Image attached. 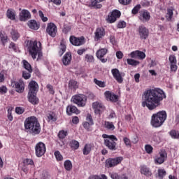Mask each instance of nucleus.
Instances as JSON below:
<instances>
[{
    "instance_id": "29",
    "label": "nucleus",
    "mask_w": 179,
    "mask_h": 179,
    "mask_svg": "<svg viewBox=\"0 0 179 179\" xmlns=\"http://www.w3.org/2000/svg\"><path fill=\"white\" fill-rule=\"evenodd\" d=\"M66 113L69 114V115H71V114H79L80 113L79 110H78V108L75 106H69L66 108Z\"/></svg>"
},
{
    "instance_id": "3",
    "label": "nucleus",
    "mask_w": 179,
    "mask_h": 179,
    "mask_svg": "<svg viewBox=\"0 0 179 179\" xmlns=\"http://www.w3.org/2000/svg\"><path fill=\"white\" fill-rule=\"evenodd\" d=\"M29 52L33 59H36L37 56V61L41 59L43 57V52H41V42L31 41L29 46Z\"/></svg>"
},
{
    "instance_id": "38",
    "label": "nucleus",
    "mask_w": 179,
    "mask_h": 179,
    "mask_svg": "<svg viewBox=\"0 0 179 179\" xmlns=\"http://www.w3.org/2000/svg\"><path fill=\"white\" fill-rule=\"evenodd\" d=\"M64 166L67 171L72 170V162L69 160H66L64 163Z\"/></svg>"
},
{
    "instance_id": "61",
    "label": "nucleus",
    "mask_w": 179,
    "mask_h": 179,
    "mask_svg": "<svg viewBox=\"0 0 179 179\" xmlns=\"http://www.w3.org/2000/svg\"><path fill=\"white\" fill-rule=\"evenodd\" d=\"M110 41L113 45H115L117 44V41H115V36L110 35Z\"/></svg>"
},
{
    "instance_id": "12",
    "label": "nucleus",
    "mask_w": 179,
    "mask_h": 179,
    "mask_svg": "<svg viewBox=\"0 0 179 179\" xmlns=\"http://www.w3.org/2000/svg\"><path fill=\"white\" fill-rule=\"evenodd\" d=\"M150 17V13L148 10H142L139 12L138 19L142 23H148Z\"/></svg>"
},
{
    "instance_id": "55",
    "label": "nucleus",
    "mask_w": 179,
    "mask_h": 179,
    "mask_svg": "<svg viewBox=\"0 0 179 179\" xmlns=\"http://www.w3.org/2000/svg\"><path fill=\"white\" fill-rule=\"evenodd\" d=\"M46 87L50 94H54L55 93V91H54V87H52V85L48 84L47 85Z\"/></svg>"
},
{
    "instance_id": "20",
    "label": "nucleus",
    "mask_w": 179,
    "mask_h": 179,
    "mask_svg": "<svg viewBox=\"0 0 179 179\" xmlns=\"http://www.w3.org/2000/svg\"><path fill=\"white\" fill-rule=\"evenodd\" d=\"M169 59L171 64V71L172 72H176L178 68L177 66V59L176 58V55H170Z\"/></svg>"
},
{
    "instance_id": "27",
    "label": "nucleus",
    "mask_w": 179,
    "mask_h": 179,
    "mask_svg": "<svg viewBox=\"0 0 179 179\" xmlns=\"http://www.w3.org/2000/svg\"><path fill=\"white\" fill-rule=\"evenodd\" d=\"M28 26L31 30H38L40 29V24L34 20H29L28 22Z\"/></svg>"
},
{
    "instance_id": "25",
    "label": "nucleus",
    "mask_w": 179,
    "mask_h": 179,
    "mask_svg": "<svg viewBox=\"0 0 179 179\" xmlns=\"http://www.w3.org/2000/svg\"><path fill=\"white\" fill-rule=\"evenodd\" d=\"M106 0H91L90 6L91 8H94L95 9H101L103 5H101V2H104Z\"/></svg>"
},
{
    "instance_id": "52",
    "label": "nucleus",
    "mask_w": 179,
    "mask_h": 179,
    "mask_svg": "<svg viewBox=\"0 0 179 179\" xmlns=\"http://www.w3.org/2000/svg\"><path fill=\"white\" fill-rule=\"evenodd\" d=\"M141 9V4L136 5L131 10V13L133 15H136L139 12V10Z\"/></svg>"
},
{
    "instance_id": "24",
    "label": "nucleus",
    "mask_w": 179,
    "mask_h": 179,
    "mask_svg": "<svg viewBox=\"0 0 179 179\" xmlns=\"http://www.w3.org/2000/svg\"><path fill=\"white\" fill-rule=\"evenodd\" d=\"M72 61V53L71 52H67L62 58L63 65L68 66L71 65V62Z\"/></svg>"
},
{
    "instance_id": "31",
    "label": "nucleus",
    "mask_w": 179,
    "mask_h": 179,
    "mask_svg": "<svg viewBox=\"0 0 179 179\" xmlns=\"http://www.w3.org/2000/svg\"><path fill=\"white\" fill-rule=\"evenodd\" d=\"M59 57H62L64 54L65 53V51H66V45L65 44V42L64 41H61L60 45L59 46Z\"/></svg>"
},
{
    "instance_id": "49",
    "label": "nucleus",
    "mask_w": 179,
    "mask_h": 179,
    "mask_svg": "<svg viewBox=\"0 0 179 179\" xmlns=\"http://www.w3.org/2000/svg\"><path fill=\"white\" fill-rule=\"evenodd\" d=\"M66 135H68V132L62 130L59 132L58 137L59 138V139H64L66 136Z\"/></svg>"
},
{
    "instance_id": "47",
    "label": "nucleus",
    "mask_w": 179,
    "mask_h": 179,
    "mask_svg": "<svg viewBox=\"0 0 179 179\" xmlns=\"http://www.w3.org/2000/svg\"><path fill=\"white\" fill-rule=\"evenodd\" d=\"M92 124H90L89 122H84L83 123V127L86 129L87 131H92Z\"/></svg>"
},
{
    "instance_id": "32",
    "label": "nucleus",
    "mask_w": 179,
    "mask_h": 179,
    "mask_svg": "<svg viewBox=\"0 0 179 179\" xmlns=\"http://www.w3.org/2000/svg\"><path fill=\"white\" fill-rule=\"evenodd\" d=\"M141 173L146 177H150V176H152V171H150V169H149L146 166H141Z\"/></svg>"
},
{
    "instance_id": "53",
    "label": "nucleus",
    "mask_w": 179,
    "mask_h": 179,
    "mask_svg": "<svg viewBox=\"0 0 179 179\" xmlns=\"http://www.w3.org/2000/svg\"><path fill=\"white\" fill-rule=\"evenodd\" d=\"M38 15H39L42 22H47L48 20V18L47 17L44 16V13H43V11L39 10Z\"/></svg>"
},
{
    "instance_id": "37",
    "label": "nucleus",
    "mask_w": 179,
    "mask_h": 179,
    "mask_svg": "<svg viewBox=\"0 0 179 179\" xmlns=\"http://www.w3.org/2000/svg\"><path fill=\"white\" fill-rule=\"evenodd\" d=\"M70 146L71 149L76 150L79 149V142L78 141L73 140L70 142Z\"/></svg>"
},
{
    "instance_id": "60",
    "label": "nucleus",
    "mask_w": 179,
    "mask_h": 179,
    "mask_svg": "<svg viewBox=\"0 0 179 179\" xmlns=\"http://www.w3.org/2000/svg\"><path fill=\"white\" fill-rule=\"evenodd\" d=\"M15 113L17 114H23V113H24V109L20 107H17L15 108Z\"/></svg>"
},
{
    "instance_id": "50",
    "label": "nucleus",
    "mask_w": 179,
    "mask_h": 179,
    "mask_svg": "<svg viewBox=\"0 0 179 179\" xmlns=\"http://www.w3.org/2000/svg\"><path fill=\"white\" fill-rule=\"evenodd\" d=\"M145 152H147V153H148V155L153 153V147H152V145H146L145 146Z\"/></svg>"
},
{
    "instance_id": "63",
    "label": "nucleus",
    "mask_w": 179,
    "mask_h": 179,
    "mask_svg": "<svg viewBox=\"0 0 179 179\" xmlns=\"http://www.w3.org/2000/svg\"><path fill=\"white\" fill-rule=\"evenodd\" d=\"M116 57L118 59H122V57H124V54H122V52L117 51L116 52Z\"/></svg>"
},
{
    "instance_id": "58",
    "label": "nucleus",
    "mask_w": 179,
    "mask_h": 179,
    "mask_svg": "<svg viewBox=\"0 0 179 179\" xmlns=\"http://www.w3.org/2000/svg\"><path fill=\"white\" fill-rule=\"evenodd\" d=\"M30 73H31V72L23 71L22 76L24 79H30V76H31Z\"/></svg>"
},
{
    "instance_id": "46",
    "label": "nucleus",
    "mask_w": 179,
    "mask_h": 179,
    "mask_svg": "<svg viewBox=\"0 0 179 179\" xmlns=\"http://www.w3.org/2000/svg\"><path fill=\"white\" fill-rule=\"evenodd\" d=\"M55 156L57 162H62V160H64V157H62V155H61L59 151H55Z\"/></svg>"
},
{
    "instance_id": "10",
    "label": "nucleus",
    "mask_w": 179,
    "mask_h": 179,
    "mask_svg": "<svg viewBox=\"0 0 179 179\" xmlns=\"http://www.w3.org/2000/svg\"><path fill=\"white\" fill-rule=\"evenodd\" d=\"M137 33L141 40H146L149 37V29L145 25H140L137 29Z\"/></svg>"
},
{
    "instance_id": "13",
    "label": "nucleus",
    "mask_w": 179,
    "mask_h": 179,
    "mask_svg": "<svg viewBox=\"0 0 179 179\" xmlns=\"http://www.w3.org/2000/svg\"><path fill=\"white\" fill-rule=\"evenodd\" d=\"M57 31L58 28H57V25H55V24L52 22L48 24L46 32L49 34V36L51 37H55V36H57Z\"/></svg>"
},
{
    "instance_id": "17",
    "label": "nucleus",
    "mask_w": 179,
    "mask_h": 179,
    "mask_svg": "<svg viewBox=\"0 0 179 179\" xmlns=\"http://www.w3.org/2000/svg\"><path fill=\"white\" fill-rule=\"evenodd\" d=\"M111 73L113 76V78L117 80L118 83H122L124 81V79L122 78V76H124V74L120 73V70L118 69H113L111 70Z\"/></svg>"
},
{
    "instance_id": "36",
    "label": "nucleus",
    "mask_w": 179,
    "mask_h": 179,
    "mask_svg": "<svg viewBox=\"0 0 179 179\" xmlns=\"http://www.w3.org/2000/svg\"><path fill=\"white\" fill-rule=\"evenodd\" d=\"M104 127L106 128V129H110V131H114V129H115V126H114V124H113L111 122L106 121Z\"/></svg>"
},
{
    "instance_id": "39",
    "label": "nucleus",
    "mask_w": 179,
    "mask_h": 179,
    "mask_svg": "<svg viewBox=\"0 0 179 179\" xmlns=\"http://www.w3.org/2000/svg\"><path fill=\"white\" fill-rule=\"evenodd\" d=\"M22 62H23L24 68L27 71H28V72H33V69H31V65H30V64H29L27 61L23 60Z\"/></svg>"
},
{
    "instance_id": "1",
    "label": "nucleus",
    "mask_w": 179,
    "mask_h": 179,
    "mask_svg": "<svg viewBox=\"0 0 179 179\" xmlns=\"http://www.w3.org/2000/svg\"><path fill=\"white\" fill-rule=\"evenodd\" d=\"M163 99H166L164 92L161 89L149 90L144 92V101L142 107H146L151 111L157 108Z\"/></svg>"
},
{
    "instance_id": "51",
    "label": "nucleus",
    "mask_w": 179,
    "mask_h": 179,
    "mask_svg": "<svg viewBox=\"0 0 179 179\" xmlns=\"http://www.w3.org/2000/svg\"><path fill=\"white\" fill-rule=\"evenodd\" d=\"M110 176L112 179H122V177H121L118 173L115 172H112L110 173Z\"/></svg>"
},
{
    "instance_id": "23",
    "label": "nucleus",
    "mask_w": 179,
    "mask_h": 179,
    "mask_svg": "<svg viewBox=\"0 0 179 179\" xmlns=\"http://www.w3.org/2000/svg\"><path fill=\"white\" fill-rule=\"evenodd\" d=\"M31 17V15L30 12L27 10H22L21 13H20V20L21 22H26V20H29Z\"/></svg>"
},
{
    "instance_id": "8",
    "label": "nucleus",
    "mask_w": 179,
    "mask_h": 179,
    "mask_svg": "<svg viewBox=\"0 0 179 179\" xmlns=\"http://www.w3.org/2000/svg\"><path fill=\"white\" fill-rule=\"evenodd\" d=\"M47 148H45V144L43 142L38 143L35 146V153L37 157H41L45 155Z\"/></svg>"
},
{
    "instance_id": "54",
    "label": "nucleus",
    "mask_w": 179,
    "mask_h": 179,
    "mask_svg": "<svg viewBox=\"0 0 179 179\" xmlns=\"http://www.w3.org/2000/svg\"><path fill=\"white\" fill-rule=\"evenodd\" d=\"M124 27H127V22L124 21H120L117 24V29H124Z\"/></svg>"
},
{
    "instance_id": "43",
    "label": "nucleus",
    "mask_w": 179,
    "mask_h": 179,
    "mask_svg": "<svg viewBox=\"0 0 179 179\" xmlns=\"http://www.w3.org/2000/svg\"><path fill=\"white\" fill-rule=\"evenodd\" d=\"M157 171H158V178L163 179L166 174V170L163 169H159Z\"/></svg>"
},
{
    "instance_id": "16",
    "label": "nucleus",
    "mask_w": 179,
    "mask_h": 179,
    "mask_svg": "<svg viewBox=\"0 0 179 179\" xmlns=\"http://www.w3.org/2000/svg\"><path fill=\"white\" fill-rule=\"evenodd\" d=\"M106 36V29L103 27H98L96 29L94 32V40L95 41H99L103 37Z\"/></svg>"
},
{
    "instance_id": "48",
    "label": "nucleus",
    "mask_w": 179,
    "mask_h": 179,
    "mask_svg": "<svg viewBox=\"0 0 179 179\" xmlns=\"http://www.w3.org/2000/svg\"><path fill=\"white\" fill-rule=\"evenodd\" d=\"M137 58H139V59H145L146 55L143 52L137 50Z\"/></svg>"
},
{
    "instance_id": "44",
    "label": "nucleus",
    "mask_w": 179,
    "mask_h": 179,
    "mask_svg": "<svg viewBox=\"0 0 179 179\" xmlns=\"http://www.w3.org/2000/svg\"><path fill=\"white\" fill-rule=\"evenodd\" d=\"M69 87L70 89H78V82L71 80L69 83Z\"/></svg>"
},
{
    "instance_id": "15",
    "label": "nucleus",
    "mask_w": 179,
    "mask_h": 179,
    "mask_svg": "<svg viewBox=\"0 0 179 179\" xmlns=\"http://www.w3.org/2000/svg\"><path fill=\"white\" fill-rule=\"evenodd\" d=\"M121 16V12L118 10H114L112 13L108 15L106 19L108 23H114Z\"/></svg>"
},
{
    "instance_id": "7",
    "label": "nucleus",
    "mask_w": 179,
    "mask_h": 179,
    "mask_svg": "<svg viewBox=\"0 0 179 179\" xmlns=\"http://www.w3.org/2000/svg\"><path fill=\"white\" fill-rule=\"evenodd\" d=\"M123 160L122 157H117L115 158H109L106 161V166L108 169H111V167H115V166H118L120 163H121Z\"/></svg>"
},
{
    "instance_id": "42",
    "label": "nucleus",
    "mask_w": 179,
    "mask_h": 179,
    "mask_svg": "<svg viewBox=\"0 0 179 179\" xmlns=\"http://www.w3.org/2000/svg\"><path fill=\"white\" fill-rule=\"evenodd\" d=\"M11 36L14 41H16L19 37H20V35H19V33H17V31L15 29H12L11 31Z\"/></svg>"
},
{
    "instance_id": "41",
    "label": "nucleus",
    "mask_w": 179,
    "mask_h": 179,
    "mask_svg": "<svg viewBox=\"0 0 179 179\" xmlns=\"http://www.w3.org/2000/svg\"><path fill=\"white\" fill-rule=\"evenodd\" d=\"M128 65H131V66H136L139 65V62L133 59H127Z\"/></svg>"
},
{
    "instance_id": "35",
    "label": "nucleus",
    "mask_w": 179,
    "mask_h": 179,
    "mask_svg": "<svg viewBox=\"0 0 179 179\" xmlns=\"http://www.w3.org/2000/svg\"><path fill=\"white\" fill-rule=\"evenodd\" d=\"M173 9L168 8L167 13L165 16V17L168 22H171V20L173 19Z\"/></svg>"
},
{
    "instance_id": "30",
    "label": "nucleus",
    "mask_w": 179,
    "mask_h": 179,
    "mask_svg": "<svg viewBox=\"0 0 179 179\" xmlns=\"http://www.w3.org/2000/svg\"><path fill=\"white\" fill-rule=\"evenodd\" d=\"M28 99L32 104H38V98L36 96V94H28Z\"/></svg>"
},
{
    "instance_id": "22",
    "label": "nucleus",
    "mask_w": 179,
    "mask_h": 179,
    "mask_svg": "<svg viewBox=\"0 0 179 179\" xmlns=\"http://www.w3.org/2000/svg\"><path fill=\"white\" fill-rule=\"evenodd\" d=\"M29 94H36L38 92V84L36 83V81H31L29 84Z\"/></svg>"
},
{
    "instance_id": "26",
    "label": "nucleus",
    "mask_w": 179,
    "mask_h": 179,
    "mask_svg": "<svg viewBox=\"0 0 179 179\" xmlns=\"http://www.w3.org/2000/svg\"><path fill=\"white\" fill-rule=\"evenodd\" d=\"M47 121L48 122H55L58 120V116L54 112H49L47 115Z\"/></svg>"
},
{
    "instance_id": "40",
    "label": "nucleus",
    "mask_w": 179,
    "mask_h": 179,
    "mask_svg": "<svg viewBox=\"0 0 179 179\" xmlns=\"http://www.w3.org/2000/svg\"><path fill=\"white\" fill-rule=\"evenodd\" d=\"M169 134L171 136V138H173V139H179V131H178L173 129L169 132Z\"/></svg>"
},
{
    "instance_id": "6",
    "label": "nucleus",
    "mask_w": 179,
    "mask_h": 179,
    "mask_svg": "<svg viewBox=\"0 0 179 179\" xmlns=\"http://www.w3.org/2000/svg\"><path fill=\"white\" fill-rule=\"evenodd\" d=\"M71 101L78 107H85L87 102V96L85 94H78L72 96Z\"/></svg>"
},
{
    "instance_id": "28",
    "label": "nucleus",
    "mask_w": 179,
    "mask_h": 179,
    "mask_svg": "<svg viewBox=\"0 0 179 179\" xmlns=\"http://www.w3.org/2000/svg\"><path fill=\"white\" fill-rule=\"evenodd\" d=\"M6 16L10 20H16V11L12 8L7 10Z\"/></svg>"
},
{
    "instance_id": "4",
    "label": "nucleus",
    "mask_w": 179,
    "mask_h": 179,
    "mask_svg": "<svg viewBox=\"0 0 179 179\" xmlns=\"http://www.w3.org/2000/svg\"><path fill=\"white\" fill-rule=\"evenodd\" d=\"M167 119V113L162 110L152 115L151 118V125L155 128L162 127L164 121Z\"/></svg>"
},
{
    "instance_id": "62",
    "label": "nucleus",
    "mask_w": 179,
    "mask_h": 179,
    "mask_svg": "<svg viewBox=\"0 0 179 179\" xmlns=\"http://www.w3.org/2000/svg\"><path fill=\"white\" fill-rule=\"evenodd\" d=\"M123 141H124L126 146H131V140H129V138L124 137L123 138Z\"/></svg>"
},
{
    "instance_id": "64",
    "label": "nucleus",
    "mask_w": 179,
    "mask_h": 179,
    "mask_svg": "<svg viewBox=\"0 0 179 179\" xmlns=\"http://www.w3.org/2000/svg\"><path fill=\"white\" fill-rule=\"evenodd\" d=\"M8 92V89L5 86H2L0 87V93L2 94L6 93Z\"/></svg>"
},
{
    "instance_id": "11",
    "label": "nucleus",
    "mask_w": 179,
    "mask_h": 179,
    "mask_svg": "<svg viewBox=\"0 0 179 179\" xmlns=\"http://www.w3.org/2000/svg\"><path fill=\"white\" fill-rule=\"evenodd\" d=\"M92 108L96 115H99V117H100L106 110L104 105L99 101H96L92 103Z\"/></svg>"
},
{
    "instance_id": "59",
    "label": "nucleus",
    "mask_w": 179,
    "mask_h": 179,
    "mask_svg": "<svg viewBox=\"0 0 179 179\" xmlns=\"http://www.w3.org/2000/svg\"><path fill=\"white\" fill-rule=\"evenodd\" d=\"M119 2L122 5H129L132 2V0H119Z\"/></svg>"
},
{
    "instance_id": "9",
    "label": "nucleus",
    "mask_w": 179,
    "mask_h": 179,
    "mask_svg": "<svg viewBox=\"0 0 179 179\" xmlns=\"http://www.w3.org/2000/svg\"><path fill=\"white\" fill-rule=\"evenodd\" d=\"M167 159V152L165 150H161L155 157V164H163Z\"/></svg>"
},
{
    "instance_id": "19",
    "label": "nucleus",
    "mask_w": 179,
    "mask_h": 179,
    "mask_svg": "<svg viewBox=\"0 0 179 179\" xmlns=\"http://www.w3.org/2000/svg\"><path fill=\"white\" fill-rule=\"evenodd\" d=\"M108 50L107 48H101L97 50L96 57L100 61H101L103 64L107 61V58H103L104 55L107 54Z\"/></svg>"
},
{
    "instance_id": "14",
    "label": "nucleus",
    "mask_w": 179,
    "mask_h": 179,
    "mask_svg": "<svg viewBox=\"0 0 179 179\" xmlns=\"http://www.w3.org/2000/svg\"><path fill=\"white\" fill-rule=\"evenodd\" d=\"M12 85L15 87L17 93H23L24 92V82H23V80L20 79L17 81H14Z\"/></svg>"
},
{
    "instance_id": "45",
    "label": "nucleus",
    "mask_w": 179,
    "mask_h": 179,
    "mask_svg": "<svg viewBox=\"0 0 179 179\" xmlns=\"http://www.w3.org/2000/svg\"><path fill=\"white\" fill-rule=\"evenodd\" d=\"M94 83L95 85H97L99 87H106V83L97 80V78L94 79Z\"/></svg>"
},
{
    "instance_id": "5",
    "label": "nucleus",
    "mask_w": 179,
    "mask_h": 179,
    "mask_svg": "<svg viewBox=\"0 0 179 179\" xmlns=\"http://www.w3.org/2000/svg\"><path fill=\"white\" fill-rule=\"evenodd\" d=\"M102 137L104 139V145L109 150H117V142L118 138L114 135L103 134Z\"/></svg>"
},
{
    "instance_id": "57",
    "label": "nucleus",
    "mask_w": 179,
    "mask_h": 179,
    "mask_svg": "<svg viewBox=\"0 0 179 179\" xmlns=\"http://www.w3.org/2000/svg\"><path fill=\"white\" fill-rule=\"evenodd\" d=\"M0 38L1 39L3 44H5V43H6V41L8 40V36H6L2 32H0Z\"/></svg>"
},
{
    "instance_id": "2",
    "label": "nucleus",
    "mask_w": 179,
    "mask_h": 179,
    "mask_svg": "<svg viewBox=\"0 0 179 179\" xmlns=\"http://www.w3.org/2000/svg\"><path fill=\"white\" fill-rule=\"evenodd\" d=\"M24 128L25 129H29L32 134L35 135H38L41 131V126L37 117L34 116H31L27 118L24 121Z\"/></svg>"
},
{
    "instance_id": "33",
    "label": "nucleus",
    "mask_w": 179,
    "mask_h": 179,
    "mask_svg": "<svg viewBox=\"0 0 179 179\" xmlns=\"http://www.w3.org/2000/svg\"><path fill=\"white\" fill-rule=\"evenodd\" d=\"M93 146H92V144H85L83 149V153L85 156H87V155H90L92 152Z\"/></svg>"
},
{
    "instance_id": "56",
    "label": "nucleus",
    "mask_w": 179,
    "mask_h": 179,
    "mask_svg": "<svg viewBox=\"0 0 179 179\" xmlns=\"http://www.w3.org/2000/svg\"><path fill=\"white\" fill-rule=\"evenodd\" d=\"M87 122H90V124H92V125L94 124L93 122V117H92V115L90 113H88L86 117Z\"/></svg>"
},
{
    "instance_id": "21",
    "label": "nucleus",
    "mask_w": 179,
    "mask_h": 179,
    "mask_svg": "<svg viewBox=\"0 0 179 179\" xmlns=\"http://www.w3.org/2000/svg\"><path fill=\"white\" fill-rule=\"evenodd\" d=\"M104 94L106 99L109 100V101H112L113 103H117L118 101V96L115 94L110 91H106Z\"/></svg>"
},
{
    "instance_id": "34",
    "label": "nucleus",
    "mask_w": 179,
    "mask_h": 179,
    "mask_svg": "<svg viewBox=\"0 0 179 179\" xmlns=\"http://www.w3.org/2000/svg\"><path fill=\"white\" fill-rule=\"evenodd\" d=\"M85 62H87V64H92L94 62V57L90 54H87L85 56L84 59Z\"/></svg>"
},
{
    "instance_id": "18",
    "label": "nucleus",
    "mask_w": 179,
    "mask_h": 179,
    "mask_svg": "<svg viewBox=\"0 0 179 179\" xmlns=\"http://www.w3.org/2000/svg\"><path fill=\"white\" fill-rule=\"evenodd\" d=\"M70 43H71L73 45L76 46L83 45V44H85V38H77L75 36H71Z\"/></svg>"
}]
</instances>
